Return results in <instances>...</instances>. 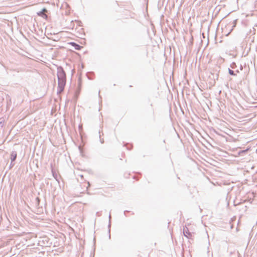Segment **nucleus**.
Instances as JSON below:
<instances>
[{"instance_id": "obj_1", "label": "nucleus", "mask_w": 257, "mask_h": 257, "mask_svg": "<svg viewBox=\"0 0 257 257\" xmlns=\"http://www.w3.org/2000/svg\"><path fill=\"white\" fill-rule=\"evenodd\" d=\"M188 226H186L183 229V233L185 236L187 238H191L194 232L192 231V229L191 227V224H188Z\"/></svg>"}, {"instance_id": "obj_2", "label": "nucleus", "mask_w": 257, "mask_h": 257, "mask_svg": "<svg viewBox=\"0 0 257 257\" xmlns=\"http://www.w3.org/2000/svg\"><path fill=\"white\" fill-rule=\"evenodd\" d=\"M47 12V10L44 8L42 11L38 13V15L41 17H44L45 18H47V16L45 14V13Z\"/></svg>"}, {"instance_id": "obj_3", "label": "nucleus", "mask_w": 257, "mask_h": 257, "mask_svg": "<svg viewBox=\"0 0 257 257\" xmlns=\"http://www.w3.org/2000/svg\"><path fill=\"white\" fill-rule=\"evenodd\" d=\"M69 44H70L71 45L74 47L75 49H76V50H80L81 48V47L80 46H79V45H78L74 42L69 43Z\"/></svg>"}, {"instance_id": "obj_4", "label": "nucleus", "mask_w": 257, "mask_h": 257, "mask_svg": "<svg viewBox=\"0 0 257 257\" xmlns=\"http://www.w3.org/2000/svg\"><path fill=\"white\" fill-rule=\"evenodd\" d=\"M16 157H17V155H16V154H15L14 155V156H13V159H12V160H13V161L15 160V159H16Z\"/></svg>"}, {"instance_id": "obj_5", "label": "nucleus", "mask_w": 257, "mask_h": 257, "mask_svg": "<svg viewBox=\"0 0 257 257\" xmlns=\"http://www.w3.org/2000/svg\"><path fill=\"white\" fill-rule=\"evenodd\" d=\"M229 73L231 74V75H233V71L231 70H229Z\"/></svg>"}]
</instances>
